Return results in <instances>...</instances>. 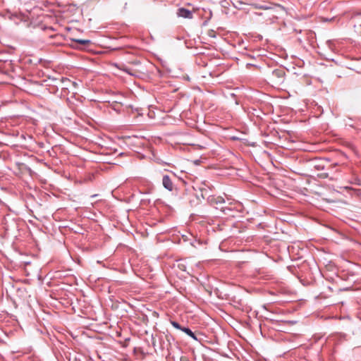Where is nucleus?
I'll list each match as a JSON object with an SVG mask.
<instances>
[{
    "label": "nucleus",
    "instance_id": "nucleus-1",
    "mask_svg": "<svg viewBox=\"0 0 361 361\" xmlns=\"http://www.w3.org/2000/svg\"><path fill=\"white\" fill-rule=\"evenodd\" d=\"M207 200L209 203L215 207L216 209H219L221 205L226 204V202L224 199L222 197L220 196H214V195H209L207 197Z\"/></svg>",
    "mask_w": 361,
    "mask_h": 361
},
{
    "label": "nucleus",
    "instance_id": "nucleus-2",
    "mask_svg": "<svg viewBox=\"0 0 361 361\" xmlns=\"http://www.w3.org/2000/svg\"><path fill=\"white\" fill-rule=\"evenodd\" d=\"M162 185L164 188L170 192L173 191L175 188V185L169 175L163 176Z\"/></svg>",
    "mask_w": 361,
    "mask_h": 361
},
{
    "label": "nucleus",
    "instance_id": "nucleus-3",
    "mask_svg": "<svg viewBox=\"0 0 361 361\" xmlns=\"http://www.w3.org/2000/svg\"><path fill=\"white\" fill-rule=\"evenodd\" d=\"M177 15L179 17L191 19L192 18V13L185 8H180L178 9Z\"/></svg>",
    "mask_w": 361,
    "mask_h": 361
},
{
    "label": "nucleus",
    "instance_id": "nucleus-4",
    "mask_svg": "<svg viewBox=\"0 0 361 361\" xmlns=\"http://www.w3.org/2000/svg\"><path fill=\"white\" fill-rule=\"evenodd\" d=\"M231 203L229 202L226 204L221 205L218 209H219L224 214L228 216H232L231 212H233V209L231 207Z\"/></svg>",
    "mask_w": 361,
    "mask_h": 361
},
{
    "label": "nucleus",
    "instance_id": "nucleus-5",
    "mask_svg": "<svg viewBox=\"0 0 361 361\" xmlns=\"http://www.w3.org/2000/svg\"><path fill=\"white\" fill-rule=\"evenodd\" d=\"M181 331L185 332L187 335H188L189 336H190L193 339L197 340V338H196L195 334L189 328H188V327H183V329H181Z\"/></svg>",
    "mask_w": 361,
    "mask_h": 361
},
{
    "label": "nucleus",
    "instance_id": "nucleus-6",
    "mask_svg": "<svg viewBox=\"0 0 361 361\" xmlns=\"http://www.w3.org/2000/svg\"><path fill=\"white\" fill-rule=\"evenodd\" d=\"M75 42L81 44V45H83V46H86V45H89L91 42L90 40L89 39H73Z\"/></svg>",
    "mask_w": 361,
    "mask_h": 361
},
{
    "label": "nucleus",
    "instance_id": "nucleus-7",
    "mask_svg": "<svg viewBox=\"0 0 361 361\" xmlns=\"http://www.w3.org/2000/svg\"><path fill=\"white\" fill-rule=\"evenodd\" d=\"M170 322L174 328L179 330H181V329H183V327L177 322L171 320Z\"/></svg>",
    "mask_w": 361,
    "mask_h": 361
},
{
    "label": "nucleus",
    "instance_id": "nucleus-8",
    "mask_svg": "<svg viewBox=\"0 0 361 361\" xmlns=\"http://www.w3.org/2000/svg\"><path fill=\"white\" fill-rule=\"evenodd\" d=\"M208 35L211 37H216V32L213 30H210L208 31Z\"/></svg>",
    "mask_w": 361,
    "mask_h": 361
},
{
    "label": "nucleus",
    "instance_id": "nucleus-9",
    "mask_svg": "<svg viewBox=\"0 0 361 361\" xmlns=\"http://www.w3.org/2000/svg\"><path fill=\"white\" fill-rule=\"evenodd\" d=\"M274 73V74H275V75H277V76H281V75H282V74H283V71H274V73Z\"/></svg>",
    "mask_w": 361,
    "mask_h": 361
},
{
    "label": "nucleus",
    "instance_id": "nucleus-10",
    "mask_svg": "<svg viewBox=\"0 0 361 361\" xmlns=\"http://www.w3.org/2000/svg\"><path fill=\"white\" fill-rule=\"evenodd\" d=\"M201 192H202V196L203 198H205V196L207 195V189H201Z\"/></svg>",
    "mask_w": 361,
    "mask_h": 361
},
{
    "label": "nucleus",
    "instance_id": "nucleus-11",
    "mask_svg": "<svg viewBox=\"0 0 361 361\" xmlns=\"http://www.w3.org/2000/svg\"><path fill=\"white\" fill-rule=\"evenodd\" d=\"M355 27L356 29H357V30H358L359 28H361V24H360V25H355Z\"/></svg>",
    "mask_w": 361,
    "mask_h": 361
},
{
    "label": "nucleus",
    "instance_id": "nucleus-12",
    "mask_svg": "<svg viewBox=\"0 0 361 361\" xmlns=\"http://www.w3.org/2000/svg\"><path fill=\"white\" fill-rule=\"evenodd\" d=\"M126 71L127 73H128L129 74H131V73L128 71V70H126Z\"/></svg>",
    "mask_w": 361,
    "mask_h": 361
},
{
    "label": "nucleus",
    "instance_id": "nucleus-13",
    "mask_svg": "<svg viewBox=\"0 0 361 361\" xmlns=\"http://www.w3.org/2000/svg\"><path fill=\"white\" fill-rule=\"evenodd\" d=\"M360 35H361V32H360Z\"/></svg>",
    "mask_w": 361,
    "mask_h": 361
}]
</instances>
